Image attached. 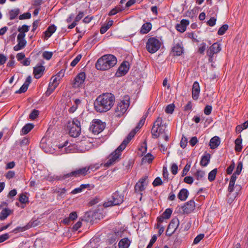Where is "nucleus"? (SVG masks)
<instances>
[{
  "mask_svg": "<svg viewBox=\"0 0 248 248\" xmlns=\"http://www.w3.org/2000/svg\"><path fill=\"white\" fill-rule=\"evenodd\" d=\"M130 244V240L127 238H124L120 241L118 246L119 248H128Z\"/></svg>",
  "mask_w": 248,
  "mask_h": 248,
  "instance_id": "30",
  "label": "nucleus"
},
{
  "mask_svg": "<svg viewBox=\"0 0 248 248\" xmlns=\"http://www.w3.org/2000/svg\"><path fill=\"white\" fill-rule=\"evenodd\" d=\"M117 62L116 57L112 54H106L99 58L95 63V68L100 71H105L114 67Z\"/></svg>",
  "mask_w": 248,
  "mask_h": 248,
  "instance_id": "3",
  "label": "nucleus"
},
{
  "mask_svg": "<svg viewBox=\"0 0 248 248\" xmlns=\"http://www.w3.org/2000/svg\"><path fill=\"white\" fill-rule=\"evenodd\" d=\"M80 125H70L68 127L69 134L71 137H78L81 132Z\"/></svg>",
  "mask_w": 248,
  "mask_h": 248,
  "instance_id": "15",
  "label": "nucleus"
},
{
  "mask_svg": "<svg viewBox=\"0 0 248 248\" xmlns=\"http://www.w3.org/2000/svg\"><path fill=\"white\" fill-rule=\"evenodd\" d=\"M93 142L90 141L89 138H85L78 143L77 146L81 152L88 151L92 146Z\"/></svg>",
  "mask_w": 248,
  "mask_h": 248,
  "instance_id": "9",
  "label": "nucleus"
},
{
  "mask_svg": "<svg viewBox=\"0 0 248 248\" xmlns=\"http://www.w3.org/2000/svg\"><path fill=\"white\" fill-rule=\"evenodd\" d=\"M248 125H237L235 128V131L237 133H239L242 131L243 130L247 129Z\"/></svg>",
  "mask_w": 248,
  "mask_h": 248,
  "instance_id": "55",
  "label": "nucleus"
},
{
  "mask_svg": "<svg viewBox=\"0 0 248 248\" xmlns=\"http://www.w3.org/2000/svg\"><path fill=\"white\" fill-rule=\"evenodd\" d=\"M187 139L185 137L183 136L181 140L180 141V146L182 148H185L186 147L187 142Z\"/></svg>",
  "mask_w": 248,
  "mask_h": 248,
  "instance_id": "62",
  "label": "nucleus"
},
{
  "mask_svg": "<svg viewBox=\"0 0 248 248\" xmlns=\"http://www.w3.org/2000/svg\"><path fill=\"white\" fill-rule=\"evenodd\" d=\"M20 10L18 8L14 9L9 11V19L13 20L19 14Z\"/></svg>",
  "mask_w": 248,
  "mask_h": 248,
  "instance_id": "35",
  "label": "nucleus"
},
{
  "mask_svg": "<svg viewBox=\"0 0 248 248\" xmlns=\"http://www.w3.org/2000/svg\"><path fill=\"white\" fill-rule=\"evenodd\" d=\"M179 225V220L178 218H173L169 224L166 232V234L168 236H171L176 232Z\"/></svg>",
  "mask_w": 248,
  "mask_h": 248,
  "instance_id": "7",
  "label": "nucleus"
},
{
  "mask_svg": "<svg viewBox=\"0 0 248 248\" xmlns=\"http://www.w3.org/2000/svg\"><path fill=\"white\" fill-rule=\"evenodd\" d=\"M130 97L128 95H124L122 100L118 103L115 108V116L120 117L126 112L129 106Z\"/></svg>",
  "mask_w": 248,
  "mask_h": 248,
  "instance_id": "4",
  "label": "nucleus"
},
{
  "mask_svg": "<svg viewBox=\"0 0 248 248\" xmlns=\"http://www.w3.org/2000/svg\"><path fill=\"white\" fill-rule=\"evenodd\" d=\"M101 166V164L96 163L94 164H91L89 166L86 167L87 168V170L88 173H90L91 172H93L98 170L100 167Z\"/></svg>",
  "mask_w": 248,
  "mask_h": 248,
  "instance_id": "38",
  "label": "nucleus"
},
{
  "mask_svg": "<svg viewBox=\"0 0 248 248\" xmlns=\"http://www.w3.org/2000/svg\"><path fill=\"white\" fill-rule=\"evenodd\" d=\"M204 171L202 170H198L195 174V176L198 180H202L204 177Z\"/></svg>",
  "mask_w": 248,
  "mask_h": 248,
  "instance_id": "50",
  "label": "nucleus"
},
{
  "mask_svg": "<svg viewBox=\"0 0 248 248\" xmlns=\"http://www.w3.org/2000/svg\"><path fill=\"white\" fill-rule=\"evenodd\" d=\"M84 15V12L82 11H80L78 15L76 16L74 20L76 22L79 21L83 18Z\"/></svg>",
  "mask_w": 248,
  "mask_h": 248,
  "instance_id": "63",
  "label": "nucleus"
},
{
  "mask_svg": "<svg viewBox=\"0 0 248 248\" xmlns=\"http://www.w3.org/2000/svg\"><path fill=\"white\" fill-rule=\"evenodd\" d=\"M235 167V163L233 161L232 162V163L228 167L226 170L227 173L228 174H231L234 168Z\"/></svg>",
  "mask_w": 248,
  "mask_h": 248,
  "instance_id": "59",
  "label": "nucleus"
},
{
  "mask_svg": "<svg viewBox=\"0 0 248 248\" xmlns=\"http://www.w3.org/2000/svg\"><path fill=\"white\" fill-rule=\"evenodd\" d=\"M206 48V45L205 43H202L201 46L199 47L198 52L201 54H204V51Z\"/></svg>",
  "mask_w": 248,
  "mask_h": 248,
  "instance_id": "54",
  "label": "nucleus"
},
{
  "mask_svg": "<svg viewBox=\"0 0 248 248\" xmlns=\"http://www.w3.org/2000/svg\"><path fill=\"white\" fill-rule=\"evenodd\" d=\"M162 184V181L159 177H156L153 183V185L154 186H157Z\"/></svg>",
  "mask_w": 248,
  "mask_h": 248,
  "instance_id": "58",
  "label": "nucleus"
},
{
  "mask_svg": "<svg viewBox=\"0 0 248 248\" xmlns=\"http://www.w3.org/2000/svg\"><path fill=\"white\" fill-rule=\"evenodd\" d=\"M154 158V157L153 155L150 153H148L142 158V162L144 163L147 162L148 163H150L152 162Z\"/></svg>",
  "mask_w": 248,
  "mask_h": 248,
  "instance_id": "40",
  "label": "nucleus"
},
{
  "mask_svg": "<svg viewBox=\"0 0 248 248\" xmlns=\"http://www.w3.org/2000/svg\"><path fill=\"white\" fill-rule=\"evenodd\" d=\"M113 21L112 20H109L106 25L102 26L100 29V32L101 34L105 33L112 26Z\"/></svg>",
  "mask_w": 248,
  "mask_h": 248,
  "instance_id": "31",
  "label": "nucleus"
},
{
  "mask_svg": "<svg viewBox=\"0 0 248 248\" xmlns=\"http://www.w3.org/2000/svg\"><path fill=\"white\" fill-rule=\"evenodd\" d=\"M28 87L29 86L28 85H27L26 84H25L24 83L18 90H17L16 91L15 93H25V92L27 91V90L28 88Z\"/></svg>",
  "mask_w": 248,
  "mask_h": 248,
  "instance_id": "52",
  "label": "nucleus"
},
{
  "mask_svg": "<svg viewBox=\"0 0 248 248\" xmlns=\"http://www.w3.org/2000/svg\"><path fill=\"white\" fill-rule=\"evenodd\" d=\"M124 10V8L121 7L120 6H117L110 10L108 15L109 16H114L118 13L122 12Z\"/></svg>",
  "mask_w": 248,
  "mask_h": 248,
  "instance_id": "37",
  "label": "nucleus"
},
{
  "mask_svg": "<svg viewBox=\"0 0 248 248\" xmlns=\"http://www.w3.org/2000/svg\"><path fill=\"white\" fill-rule=\"evenodd\" d=\"M172 210L170 208H167L163 212L162 216L166 219H169L172 214Z\"/></svg>",
  "mask_w": 248,
  "mask_h": 248,
  "instance_id": "46",
  "label": "nucleus"
},
{
  "mask_svg": "<svg viewBox=\"0 0 248 248\" xmlns=\"http://www.w3.org/2000/svg\"><path fill=\"white\" fill-rule=\"evenodd\" d=\"M82 58L81 54L78 55L70 63V65L72 67H74L79 62Z\"/></svg>",
  "mask_w": 248,
  "mask_h": 248,
  "instance_id": "49",
  "label": "nucleus"
},
{
  "mask_svg": "<svg viewBox=\"0 0 248 248\" xmlns=\"http://www.w3.org/2000/svg\"><path fill=\"white\" fill-rule=\"evenodd\" d=\"M45 70V67L42 65V63L40 65H37L34 67L33 73L34 74V78L37 79L41 78V76L43 75Z\"/></svg>",
  "mask_w": 248,
  "mask_h": 248,
  "instance_id": "21",
  "label": "nucleus"
},
{
  "mask_svg": "<svg viewBox=\"0 0 248 248\" xmlns=\"http://www.w3.org/2000/svg\"><path fill=\"white\" fill-rule=\"evenodd\" d=\"M53 52L45 51L43 52L42 56L46 60H49L52 57Z\"/></svg>",
  "mask_w": 248,
  "mask_h": 248,
  "instance_id": "51",
  "label": "nucleus"
},
{
  "mask_svg": "<svg viewBox=\"0 0 248 248\" xmlns=\"http://www.w3.org/2000/svg\"><path fill=\"white\" fill-rule=\"evenodd\" d=\"M56 29L57 27L55 25L52 24L49 26L44 32L45 36L46 37H50L52 34L55 32Z\"/></svg>",
  "mask_w": 248,
  "mask_h": 248,
  "instance_id": "24",
  "label": "nucleus"
},
{
  "mask_svg": "<svg viewBox=\"0 0 248 248\" xmlns=\"http://www.w3.org/2000/svg\"><path fill=\"white\" fill-rule=\"evenodd\" d=\"M229 26L227 24H224L220 27L217 31V34L219 35H223L226 31L228 29Z\"/></svg>",
  "mask_w": 248,
  "mask_h": 248,
  "instance_id": "44",
  "label": "nucleus"
},
{
  "mask_svg": "<svg viewBox=\"0 0 248 248\" xmlns=\"http://www.w3.org/2000/svg\"><path fill=\"white\" fill-rule=\"evenodd\" d=\"M89 184H82L79 187L76 188L73 190L71 193L73 194H76L82 192L83 189L89 188Z\"/></svg>",
  "mask_w": 248,
  "mask_h": 248,
  "instance_id": "33",
  "label": "nucleus"
},
{
  "mask_svg": "<svg viewBox=\"0 0 248 248\" xmlns=\"http://www.w3.org/2000/svg\"><path fill=\"white\" fill-rule=\"evenodd\" d=\"M140 125L137 126L128 135L126 138L123 140L121 145L113 152L108 157V160L105 164V166L109 167L112 165L121 155V152L125 148L126 145L134 137L136 133L141 128Z\"/></svg>",
  "mask_w": 248,
  "mask_h": 248,
  "instance_id": "2",
  "label": "nucleus"
},
{
  "mask_svg": "<svg viewBox=\"0 0 248 248\" xmlns=\"http://www.w3.org/2000/svg\"><path fill=\"white\" fill-rule=\"evenodd\" d=\"M89 174L87 168L86 167L77 169L70 173L64 174L62 177V179H66L69 177H79L80 176H85Z\"/></svg>",
  "mask_w": 248,
  "mask_h": 248,
  "instance_id": "6",
  "label": "nucleus"
},
{
  "mask_svg": "<svg viewBox=\"0 0 248 248\" xmlns=\"http://www.w3.org/2000/svg\"><path fill=\"white\" fill-rule=\"evenodd\" d=\"M160 41L155 37L149 38L146 43V48L150 53L156 52L160 47Z\"/></svg>",
  "mask_w": 248,
  "mask_h": 248,
  "instance_id": "5",
  "label": "nucleus"
},
{
  "mask_svg": "<svg viewBox=\"0 0 248 248\" xmlns=\"http://www.w3.org/2000/svg\"><path fill=\"white\" fill-rule=\"evenodd\" d=\"M17 44L13 47L14 50L16 51L23 49L27 44V41L25 39V37L21 36V35H17Z\"/></svg>",
  "mask_w": 248,
  "mask_h": 248,
  "instance_id": "14",
  "label": "nucleus"
},
{
  "mask_svg": "<svg viewBox=\"0 0 248 248\" xmlns=\"http://www.w3.org/2000/svg\"><path fill=\"white\" fill-rule=\"evenodd\" d=\"M56 88V85H55V87L52 86L51 82L49 83L48 88L47 89V91H46L45 94L46 96L50 95L52 92L55 90V89Z\"/></svg>",
  "mask_w": 248,
  "mask_h": 248,
  "instance_id": "47",
  "label": "nucleus"
},
{
  "mask_svg": "<svg viewBox=\"0 0 248 248\" xmlns=\"http://www.w3.org/2000/svg\"><path fill=\"white\" fill-rule=\"evenodd\" d=\"M19 201L22 203H26L28 202V198L23 194H20Z\"/></svg>",
  "mask_w": 248,
  "mask_h": 248,
  "instance_id": "56",
  "label": "nucleus"
},
{
  "mask_svg": "<svg viewBox=\"0 0 248 248\" xmlns=\"http://www.w3.org/2000/svg\"><path fill=\"white\" fill-rule=\"evenodd\" d=\"M34 125H25L22 128L21 131V135H26L28 134L33 128Z\"/></svg>",
  "mask_w": 248,
  "mask_h": 248,
  "instance_id": "39",
  "label": "nucleus"
},
{
  "mask_svg": "<svg viewBox=\"0 0 248 248\" xmlns=\"http://www.w3.org/2000/svg\"><path fill=\"white\" fill-rule=\"evenodd\" d=\"M203 234H200L198 235L194 240L193 243L195 244H198L203 237Z\"/></svg>",
  "mask_w": 248,
  "mask_h": 248,
  "instance_id": "64",
  "label": "nucleus"
},
{
  "mask_svg": "<svg viewBox=\"0 0 248 248\" xmlns=\"http://www.w3.org/2000/svg\"><path fill=\"white\" fill-rule=\"evenodd\" d=\"M78 217L77 214L76 212H73L71 213L69 217L64 218L62 222L63 223L65 224H68L69 223L70 221H73L76 219Z\"/></svg>",
  "mask_w": 248,
  "mask_h": 248,
  "instance_id": "28",
  "label": "nucleus"
},
{
  "mask_svg": "<svg viewBox=\"0 0 248 248\" xmlns=\"http://www.w3.org/2000/svg\"><path fill=\"white\" fill-rule=\"evenodd\" d=\"M195 208V202L190 200L186 202L182 207V209L184 214H188L191 213Z\"/></svg>",
  "mask_w": 248,
  "mask_h": 248,
  "instance_id": "13",
  "label": "nucleus"
},
{
  "mask_svg": "<svg viewBox=\"0 0 248 248\" xmlns=\"http://www.w3.org/2000/svg\"><path fill=\"white\" fill-rule=\"evenodd\" d=\"M217 173V169H214L211 171L208 174V179L209 181L210 182L214 181L215 179Z\"/></svg>",
  "mask_w": 248,
  "mask_h": 248,
  "instance_id": "42",
  "label": "nucleus"
},
{
  "mask_svg": "<svg viewBox=\"0 0 248 248\" xmlns=\"http://www.w3.org/2000/svg\"><path fill=\"white\" fill-rule=\"evenodd\" d=\"M147 180V176L141 178L135 186V192L138 193L144 191L148 184Z\"/></svg>",
  "mask_w": 248,
  "mask_h": 248,
  "instance_id": "8",
  "label": "nucleus"
},
{
  "mask_svg": "<svg viewBox=\"0 0 248 248\" xmlns=\"http://www.w3.org/2000/svg\"><path fill=\"white\" fill-rule=\"evenodd\" d=\"M36 221L37 220L30 221L26 225L23 227H17L13 230V232L16 233L18 232H24L32 227H35L37 225V223H36Z\"/></svg>",
  "mask_w": 248,
  "mask_h": 248,
  "instance_id": "17",
  "label": "nucleus"
},
{
  "mask_svg": "<svg viewBox=\"0 0 248 248\" xmlns=\"http://www.w3.org/2000/svg\"><path fill=\"white\" fill-rule=\"evenodd\" d=\"M104 128V125H91L89 130L93 134L97 135L102 132Z\"/></svg>",
  "mask_w": 248,
  "mask_h": 248,
  "instance_id": "23",
  "label": "nucleus"
},
{
  "mask_svg": "<svg viewBox=\"0 0 248 248\" xmlns=\"http://www.w3.org/2000/svg\"><path fill=\"white\" fill-rule=\"evenodd\" d=\"M166 125H153L151 132L154 138H157L161 135H164Z\"/></svg>",
  "mask_w": 248,
  "mask_h": 248,
  "instance_id": "10",
  "label": "nucleus"
},
{
  "mask_svg": "<svg viewBox=\"0 0 248 248\" xmlns=\"http://www.w3.org/2000/svg\"><path fill=\"white\" fill-rule=\"evenodd\" d=\"M200 92V87L198 81H195L192 85V97L195 100H198Z\"/></svg>",
  "mask_w": 248,
  "mask_h": 248,
  "instance_id": "18",
  "label": "nucleus"
},
{
  "mask_svg": "<svg viewBox=\"0 0 248 248\" xmlns=\"http://www.w3.org/2000/svg\"><path fill=\"white\" fill-rule=\"evenodd\" d=\"M212 107L210 105H207L204 109V113L206 115H209L211 113Z\"/></svg>",
  "mask_w": 248,
  "mask_h": 248,
  "instance_id": "61",
  "label": "nucleus"
},
{
  "mask_svg": "<svg viewBox=\"0 0 248 248\" xmlns=\"http://www.w3.org/2000/svg\"><path fill=\"white\" fill-rule=\"evenodd\" d=\"M172 52L174 56H181L184 53V47L182 43H178L172 48Z\"/></svg>",
  "mask_w": 248,
  "mask_h": 248,
  "instance_id": "19",
  "label": "nucleus"
},
{
  "mask_svg": "<svg viewBox=\"0 0 248 248\" xmlns=\"http://www.w3.org/2000/svg\"><path fill=\"white\" fill-rule=\"evenodd\" d=\"M86 78V74L84 72L79 73L74 79L73 86L74 88L79 87L84 83Z\"/></svg>",
  "mask_w": 248,
  "mask_h": 248,
  "instance_id": "12",
  "label": "nucleus"
},
{
  "mask_svg": "<svg viewBox=\"0 0 248 248\" xmlns=\"http://www.w3.org/2000/svg\"><path fill=\"white\" fill-rule=\"evenodd\" d=\"M189 24L188 20L183 19L180 24H177L176 25L175 28L178 31L180 32H184L186 29L187 26Z\"/></svg>",
  "mask_w": 248,
  "mask_h": 248,
  "instance_id": "22",
  "label": "nucleus"
},
{
  "mask_svg": "<svg viewBox=\"0 0 248 248\" xmlns=\"http://www.w3.org/2000/svg\"><path fill=\"white\" fill-rule=\"evenodd\" d=\"M187 36L190 38L193 42L199 43V40L197 39V36L195 35L193 32H188L187 33Z\"/></svg>",
  "mask_w": 248,
  "mask_h": 248,
  "instance_id": "48",
  "label": "nucleus"
},
{
  "mask_svg": "<svg viewBox=\"0 0 248 248\" xmlns=\"http://www.w3.org/2000/svg\"><path fill=\"white\" fill-rule=\"evenodd\" d=\"M175 106L173 104L167 105L165 108V112L168 114H172L174 110Z\"/></svg>",
  "mask_w": 248,
  "mask_h": 248,
  "instance_id": "45",
  "label": "nucleus"
},
{
  "mask_svg": "<svg viewBox=\"0 0 248 248\" xmlns=\"http://www.w3.org/2000/svg\"><path fill=\"white\" fill-rule=\"evenodd\" d=\"M151 29L152 24L150 23L147 22L144 23L142 25L140 29V32L141 34H146L150 31Z\"/></svg>",
  "mask_w": 248,
  "mask_h": 248,
  "instance_id": "26",
  "label": "nucleus"
},
{
  "mask_svg": "<svg viewBox=\"0 0 248 248\" xmlns=\"http://www.w3.org/2000/svg\"><path fill=\"white\" fill-rule=\"evenodd\" d=\"M39 115V111L36 109H33L29 115V118L31 120H34Z\"/></svg>",
  "mask_w": 248,
  "mask_h": 248,
  "instance_id": "53",
  "label": "nucleus"
},
{
  "mask_svg": "<svg viewBox=\"0 0 248 248\" xmlns=\"http://www.w3.org/2000/svg\"><path fill=\"white\" fill-rule=\"evenodd\" d=\"M210 155L209 154H207L206 155L202 156L200 162V164L204 167L206 166L210 161Z\"/></svg>",
  "mask_w": 248,
  "mask_h": 248,
  "instance_id": "34",
  "label": "nucleus"
},
{
  "mask_svg": "<svg viewBox=\"0 0 248 248\" xmlns=\"http://www.w3.org/2000/svg\"><path fill=\"white\" fill-rule=\"evenodd\" d=\"M29 29L30 26L26 25H23L21 27L19 26L17 29V31L19 32V33L17 35H21V36L25 37V33L29 31Z\"/></svg>",
  "mask_w": 248,
  "mask_h": 248,
  "instance_id": "27",
  "label": "nucleus"
},
{
  "mask_svg": "<svg viewBox=\"0 0 248 248\" xmlns=\"http://www.w3.org/2000/svg\"><path fill=\"white\" fill-rule=\"evenodd\" d=\"M11 210L8 208L3 209L0 214V220H3L11 214Z\"/></svg>",
  "mask_w": 248,
  "mask_h": 248,
  "instance_id": "32",
  "label": "nucleus"
},
{
  "mask_svg": "<svg viewBox=\"0 0 248 248\" xmlns=\"http://www.w3.org/2000/svg\"><path fill=\"white\" fill-rule=\"evenodd\" d=\"M115 96L111 93H103L98 96L94 103L95 110L99 112H106L111 109L114 105Z\"/></svg>",
  "mask_w": 248,
  "mask_h": 248,
  "instance_id": "1",
  "label": "nucleus"
},
{
  "mask_svg": "<svg viewBox=\"0 0 248 248\" xmlns=\"http://www.w3.org/2000/svg\"><path fill=\"white\" fill-rule=\"evenodd\" d=\"M188 195V191L186 189L183 188L180 190L178 195V198L181 201H185Z\"/></svg>",
  "mask_w": 248,
  "mask_h": 248,
  "instance_id": "29",
  "label": "nucleus"
},
{
  "mask_svg": "<svg viewBox=\"0 0 248 248\" xmlns=\"http://www.w3.org/2000/svg\"><path fill=\"white\" fill-rule=\"evenodd\" d=\"M242 140L240 138H237L235 140L234 149L236 152H241L242 149Z\"/></svg>",
  "mask_w": 248,
  "mask_h": 248,
  "instance_id": "36",
  "label": "nucleus"
},
{
  "mask_svg": "<svg viewBox=\"0 0 248 248\" xmlns=\"http://www.w3.org/2000/svg\"><path fill=\"white\" fill-rule=\"evenodd\" d=\"M112 201H110L107 204L106 206L110 205H119L124 201V196L123 195L119 194L118 191L113 193L112 196Z\"/></svg>",
  "mask_w": 248,
  "mask_h": 248,
  "instance_id": "11",
  "label": "nucleus"
},
{
  "mask_svg": "<svg viewBox=\"0 0 248 248\" xmlns=\"http://www.w3.org/2000/svg\"><path fill=\"white\" fill-rule=\"evenodd\" d=\"M232 192H229V194L227 195V202L230 204L232 203L237 195V192H236L234 194H232Z\"/></svg>",
  "mask_w": 248,
  "mask_h": 248,
  "instance_id": "43",
  "label": "nucleus"
},
{
  "mask_svg": "<svg viewBox=\"0 0 248 248\" xmlns=\"http://www.w3.org/2000/svg\"><path fill=\"white\" fill-rule=\"evenodd\" d=\"M217 19L215 17H212L207 22V24L209 26L213 27L215 25L216 23Z\"/></svg>",
  "mask_w": 248,
  "mask_h": 248,
  "instance_id": "60",
  "label": "nucleus"
},
{
  "mask_svg": "<svg viewBox=\"0 0 248 248\" xmlns=\"http://www.w3.org/2000/svg\"><path fill=\"white\" fill-rule=\"evenodd\" d=\"M235 184L234 182H232V181H230L229 187H228V191L229 192H232L234 190V188H237V190H239L240 189V186L236 185L235 187H234Z\"/></svg>",
  "mask_w": 248,
  "mask_h": 248,
  "instance_id": "41",
  "label": "nucleus"
},
{
  "mask_svg": "<svg viewBox=\"0 0 248 248\" xmlns=\"http://www.w3.org/2000/svg\"><path fill=\"white\" fill-rule=\"evenodd\" d=\"M220 144V140L218 137L212 138L210 141V146L211 149L216 148Z\"/></svg>",
  "mask_w": 248,
  "mask_h": 248,
  "instance_id": "25",
  "label": "nucleus"
},
{
  "mask_svg": "<svg viewBox=\"0 0 248 248\" xmlns=\"http://www.w3.org/2000/svg\"><path fill=\"white\" fill-rule=\"evenodd\" d=\"M31 17V14L29 12H27L24 13L22 15H20L19 16V19L20 20H23L25 19H29Z\"/></svg>",
  "mask_w": 248,
  "mask_h": 248,
  "instance_id": "57",
  "label": "nucleus"
},
{
  "mask_svg": "<svg viewBox=\"0 0 248 248\" xmlns=\"http://www.w3.org/2000/svg\"><path fill=\"white\" fill-rule=\"evenodd\" d=\"M221 49L220 45L218 43H215L209 47L206 53L210 55L212 54V55H214L215 54L218 53Z\"/></svg>",
  "mask_w": 248,
  "mask_h": 248,
  "instance_id": "20",
  "label": "nucleus"
},
{
  "mask_svg": "<svg viewBox=\"0 0 248 248\" xmlns=\"http://www.w3.org/2000/svg\"><path fill=\"white\" fill-rule=\"evenodd\" d=\"M129 63L127 61H124L119 66L116 74H119L118 76L125 75L128 71Z\"/></svg>",
  "mask_w": 248,
  "mask_h": 248,
  "instance_id": "16",
  "label": "nucleus"
}]
</instances>
